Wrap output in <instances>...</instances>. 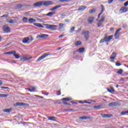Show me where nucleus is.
Returning a JSON list of instances; mask_svg holds the SVG:
<instances>
[{
	"mask_svg": "<svg viewBox=\"0 0 128 128\" xmlns=\"http://www.w3.org/2000/svg\"><path fill=\"white\" fill-rule=\"evenodd\" d=\"M48 56H52V54L50 52L44 53L42 56L38 58L37 62H40V60H44V58H47Z\"/></svg>",
	"mask_w": 128,
	"mask_h": 128,
	"instance_id": "f257e3e1",
	"label": "nucleus"
},
{
	"mask_svg": "<svg viewBox=\"0 0 128 128\" xmlns=\"http://www.w3.org/2000/svg\"><path fill=\"white\" fill-rule=\"evenodd\" d=\"M46 28L50 30H56V25L46 24Z\"/></svg>",
	"mask_w": 128,
	"mask_h": 128,
	"instance_id": "f03ea898",
	"label": "nucleus"
},
{
	"mask_svg": "<svg viewBox=\"0 0 128 128\" xmlns=\"http://www.w3.org/2000/svg\"><path fill=\"white\" fill-rule=\"evenodd\" d=\"M82 34L84 36L86 40H88V38H90V32L86 30L82 31Z\"/></svg>",
	"mask_w": 128,
	"mask_h": 128,
	"instance_id": "7ed1b4c3",
	"label": "nucleus"
},
{
	"mask_svg": "<svg viewBox=\"0 0 128 128\" xmlns=\"http://www.w3.org/2000/svg\"><path fill=\"white\" fill-rule=\"evenodd\" d=\"M32 60V56L28 55L24 56L20 58L21 62H26V60Z\"/></svg>",
	"mask_w": 128,
	"mask_h": 128,
	"instance_id": "20e7f679",
	"label": "nucleus"
},
{
	"mask_svg": "<svg viewBox=\"0 0 128 128\" xmlns=\"http://www.w3.org/2000/svg\"><path fill=\"white\" fill-rule=\"evenodd\" d=\"M104 18H106L104 16H102L100 19L98 21L97 24L98 28H100V26H102V24H104Z\"/></svg>",
	"mask_w": 128,
	"mask_h": 128,
	"instance_id": "39448f33",
	"label": "nucleus"
},
{
	"mask_svg": "<svg viewBox=\"0 0 128 128\" xmlns=\"http://www.w3.org/2000/svg\"><path fill=\"white\" fill-rule=\"evenodd\" d=\"M28 106V104L24 102H18L14 104V106Z\"/></svg>",
	"mask_w": 128,
	"mask_h": 128,
	"instance_id": "423d86ee",
	"label": "nucleus"
},
{
	"mask_svg": "<svg viewBox=\"0 0 128 128\" xmlns=\"http://www.w3.org/2000/svg\"><path fill=\"white\" fill-rule=\"evenodd\" d=\"M121 30H122V28H120L118 30H117L115 32L114 36L116 40H118V38H120V32Z\"/></svg>",
	"mask_w": 128,
	"mask_h": 128,
	"instance_id": "0eeeda50",
	"label": "nucleus"
},
{
	"mask_svg": "<svg viewBox=\"0 0 128 128\" xmlns=\"http://www.w3.org/2000/svg\"><path fill=\"white\" fill-rule=\"evenodd\" d=\"M108 105L110 106H120V103L119 102H112L110 103Z\"/></svg>",
	"mask_w": 128,
	"mask_h": 128,
	"instance_id": "6e6552de",
	"label": "nucleus"
},
{
	"mask_svg": "<svg viewBox=\"0 0 128 128\" xmlns=\"http://www.w3.org/2000/svg\"><path fill=\"white\" fill-rule=\"evenodd\" d=\"M104 37L106 40V41L108 42H110V40H112V38H114V36L110 35V36H108V35L106 34H105Z\"/></svg>",
	"mask_w": 128,
	"mask_h": 128,
	"instance_id": "1a4fd4ad",
	"label": "nucleus"
},
{
	"mask_svg": "<svg viewBox=\"0 0 128 128\" xmlns=\"http://www.w3.org/2000/svg\"><path fill=\"white\" fill-rule=\"evenodd\" d=\"M43 6H50L54 4L52 1H43L42 2Z\"/></svg>",
	"mask_w": 128,
	"mask_h": 128,
	"instance_id": "9d476101",
	"label": "nucleus"
},
{
	"mask_svg": "<svg viewBox=\"0 0 128 128\" xmlns=\"http://www.w3.org/2000/svg\"><path fill=\"white\" fill-rule=\"evenodd\" d=\"M61 100L64 104H66V102H70V100H72V98H62Z\"/></svg>",
	"mask_w": 128,
	"mask_h": 128,
	"instance_id": "9b49d317",
	"label": "nucleus"
},
{
	"mask_svg": "<svg viewBox=\"0 0 128 128\" xmlns=\"http://www.w3.org/2000/svg\"><path fill=\"white\" fill-rule=\"evenodd\" d=\"M48 35L46 34H40V35H38L37 36V38H48Z\"/></svg>",
	"mask_w": 128,
	"mask_h": 128,
	"instance_id": "f8f14e48",
	"label": "nucleus"
},
{
	"mask_svg": "<svg viewBox=\"0 0 128 128\" xmlns=\"http://www.w3.org/2000/svg\"><path fill=\"white\" fill-rule=\"evenodd\" d=\"M116 58V53L114 52L110 57V60H111V62H114V59Z\"/></svg>",
	"mask_w": 128,
	"mask_h": 128,
	"instance_id": "ddd939ff",
	"label": "nucleus"
},
{
	"mask_svg": "<svg viewBox=\"0 0 128 128\" xmlns=\"http://www.w3.org/2000/svg\"><path fill=\"white\" fill-rule=\"evenodd\" d=\"M3 30L5 32H10V28L8 26H4L3 28Z\"/></svg>",
	"mask_w": 128,
	"mask_h": 128,
	"instance_id": "4468645a",
	"label": "nucleus"
},
{
	"mask_svg": "<svg viewBox=\"0 0 128 128\" xmlns=\"http://www.w3.org/2000/svg\"><path fill=\"white\" fill-rule=\"evenodd\" d=\"M101 115L102 116V118H112V114H101Z\"/></svg>",
	"mask_w": 128,
	"mask_h": 128,
	"instance_id": "2eb2a0df",
	"label": "nucleus"
},
{
	"mask_svg": "<svg viewBox=\"0 0 128 128\" xmlns=\"http://www.w3.org/2000/svg\"><path fill=\"white\" fill-rule=\"evenodd\" d=\"M22 42L24 44H30V38H25L23 40H22Z\"/></svg>",
	"mask_w": 128,
	"mask_h": 128,
	"instance_id": "dca6fc26",
	"label": "nucleus"
},
{
	"mask_svg": "<svg viewBox=\"0 0 128 128\" xmlns=\"http://www.w3.org/2000/svg\"><path fill=\"white\" fill-rule=\"evenodd\" d=\"M102 10L100 12V14L98 15V18H100V15L102 14V12H104V6L103 5H101Z\"/></svg>",
	"mask_w": 128,
	"mask_h": 128,
	"instance_id": "f3484780",
	"label": "nucleus"
},
{
	"mask_svg": "<svg viewBox=\"0 0 128 128\" xmlns=\"http://www.w3.org/2000/svg\"><path fill=\"white\" fill-rule=\"evenodd\" d=\"M90 117L88 116H83L82 117H80V119L82 120H90Z\"/></svg>",
	"mask_w": 128,
	"mask_h": 128,
	"instance_id": "a211bd4d",
	"label": "nucleus"
},
{
	"mask_svg": "<svg viewBox=\"0 0 128 128\" xmlns=\"http://www.w3.org/2000/svg\"><path fill=\"white\" fill-rule=\"evenodd\" d=\"M34 26H38V28H44V26L42 25V24L40 23H34Z\"/></svg>",
	"mask_w": 128,
	"mask_h": 128,
	"instance_id": "6ab92c4d",
	"label": "nucleus"
},
{
	"mask_svg": "<svg viewBox=\"0 0 128 128\" xmlns=\"http://www.w3.org/2000/svg\"><path fill=\"white\" fill-rule=\"evenodd\" d=\"M42 2H36L34 4V6H42Z\"/></svg>",
	"mask_w": 128,
	"mask_h": 128,
	"instance_id": "aec40b11",
	"label": "nucleus"
},
{
	"mask_svg": "<svg viewBox=\"0 0 128 128\" xmlns=\"http://www.w3.org/2000/svg\"><path fill=\"white\" fill-rule=\"evenodd\" d=\"M14 52H16V50H12L8 52H6L4 53V54H14Z\"/></svg>",
	"mask_w": 128,
	"mask_h": 128,
	"instance_id": "412c9836",
	"label": "nucleus"
},
{
	"mask_svg": "<svg viewBox=\"0 0 128 128\" xmlns=\"http://www.w3.org/2000/svg\"><path fill=\"white\" fill-rule=\"evenodd\" d=\"M86 8V6H81L78 8V10H80V12H84V10Z\"/></svg>",
	"mask_w": 128,
	"mask_h": 128,
	"instance_id": "4be33fe9",
	"label": "nucleus"
},
{
	"mask_svg": "<svg viewBox=\"0 0 128 128\" xmlns=\"http://www.w3.org/2000/svg\"><path fill=\"white\" fill-rule=\"evenodd\" d=\"M28 22L30 24H32L34 22H36V19H34L32 18H30V19L28 20Z\"/></svg>",
	"mask_w": 128,
	"mask_h": 128,
	"instance_id": "5701e85b",
	"label": "nucleus"
},
{
	"mask_svg": "<svg viewBox=\"0 0 128 128\" xmlns=\"http://www.w3.org/2000/svg\"><path fill=\"white\" fill-rule=\"evenodd\" d=\"M48 120H53L54 122H56V118L54 116H48Z\"/></svg>",
	"mask_w": 128,
	"mask_h": 128,
	"instance_id": "b1692460",
	"label": "nucleus"
},
{
	"mask_svg": "<svg viewBox=\"0 0 128 128\" xmlns=\"http://www.w3.org/2000/svg\"><path fill=\"white\" fill-rule=\"evenodd\" d=\"M54 14H56V12H50L49 13L46 14V16H52Z\"/></svg>",
	"mask_w": 128,
	"mask_h": 128,
	"instance_id": "393cba45",
	"label": "nucleus"
},
{
	"mask_svg": "<svg viewBox=\"0 0 128 128\" xmlns=\"http://www.w3.org/2000/svg\"><path fill=\"white\" fill-rule=\"evenodd\" d=\"M36 90V87H30V88H28V90L31 92H35Z\"/></svg>",
	"mask_w": 128,
	"mask_h": 128,
	"instance_id": "a878e982",
	"label": "nucleus"
},
{
	"mask_svg": "<svg viewBox=\"0 0 128 128\" xmlns=\"http://www.w3.org/2000/svg\"><path fill=\"white\" fill-rule=\"evenodd\" d=\"M94 17H90L88 19V22L90 24H92L94 22Z\"/></svg>",
	"mask_w": 128,
	"mask_h": 128,
	"instance_id": "bb28decb",
	"label": "nucleus"
},
{
	"mask_svg": "<svg viewBox=\"0 0 128 128\" xmlns=\"http://www.w3.org/2000/svg\"><path fill=\"white\" fill-rule=\"evenodd\" d=\"M62 6V5H58V6H56L54 7L53 8L50 9V10H56L57 8H60Z\"/></svg>",
	"mask_w": 128,
	"mask_h": 128,
	"instance_id": "cd10ccee",
	"label": "nucleus"
},
{
	"mask_svg": "<svg viewBox=\"0 0 128 128\" xmlns=\"http://www.w3.org/2000/svg\"><path fill=\"white\" fill-rule=\"evenodd\" d=\"M13 56L17 60H18V58H20V55L16 54V52L13 53Z\"/></svg>",
	"mask_w": 128,
	"mask_h": 128,
	"instance_id": "c85d7f7f",
	"label": "nucleus"
},
{
	"mask_svg": "<svg viewBox=\"0 0 128 128\" xmlns=\"http://www.w3.org/2000/svg\"><path fill=\"white\" fill-rule=\"evenodd\" d=\"M78 52L82 54L84 52V48H80L78 50Z\"/></svg>",
	"mask_w": 128,
	"mask_h": 128,
	"instance_id": "c756f323",
	"label": "nucleus"
},
{
	"mask_svg": "<svg viewBox=\"0 0 128 128\" xmlns=\"http://www.w3.org/2000/svg\"><path fill=\"white\" fill-rule=\"evenodd\" d=\"M122 12H126L128 9L126 8H123L120 10Z\"/></svg>",
	"mask_w": 128,
	"mask_h": 128,
	"instance_id": "7c9ffc66",
	"label": "nucleus"
},
{
	"mask_svg": "<svg viewBox=\"0 0 128 128\" xmlns=\"http://www.w3.org/2000/svg\"><path fill=\"white\" fill-rule=\"evenodd\" d=\"M4 112H12V109L9 108V109H4L3 110Z\"/></svg>",
	"mask_w": 128,
	"mask_h": 128,
	"instance_id": "2f4dec72",
	"label": "nucleus"
},
{
	"mask_svg": "<svg viewBox=\"0 0 128 128\" xmlns=\"http://www.w3.org/2000/svg\"><path fill=\"white\" fill-rule=\"evenodd\" d=\"M64 24H62V23H60V24H59V30H62V28H64Z\"/></svg>",
	"mask_w": 128,
	"mask_h": 128,
	"instance_id": "473e14b6",
	"label": "nucleus"
},
{
	"mask_svg": "<svg viewBox=\"0 0 128 128\" xmlns=\"http://www.w3.org/2000/svg\"><path fill=\"white\" fill-rule=\"evenodd\" d=\"M128 114V110L122 111V112H121V114H122V116H126V114Z\"/></svg>",
	"mask_w": 128,
	"mask_h": 128,
	"instance_id": "72a5a7b5",
	"label": "nucleus"
},
{
	"mask_svg": "<svg viewBox=\"0 0 128 128\" xmlns=\"http://www.w3.org/2000/svg\"><path fill=\"white\" fill-rule=\"evenodd\" d=\"M6 22L9 24H14V21L12 20H7Z\"/></svg>",
	"mask_w": 128,
	"mask_h": 128,
	"instance_id": "f704fd0d",
	"label": "nucleus"
},
{
	"mask_svg": "<svg viewBox=\"0 0 128 128\" xmlns=\"http://www.w3.org/2000/svg\"><path fill=\"white\" fill-rule=\"evenodd\" d=\"M80 44H82V42L80 41H76L75 43V46H80Z\"/></svg>",
	"mask_w": 128,
	"mask_h": 128,
	"instance_id": "c9c22d12",
	"label": "nucleus"
},
{
	"mask_svg": "<svg viewBox=\"0 0 128 128\" xmlns=\"http://www.w3.org/2000/svg\"><path fill=\"white\" fill-rule=\"evenodd\" d=\"M8 96V94H0V98H6Z\"/></svg>",
	"mask_w": 128,
	"mask_h": 128,
	"instance_id": "e433bc0d",
	"label": "nucleus"
},
{
	"mask_svg": "<svg viewBox=\"0 0 128 128\" xmlns=\"http://www.w3.org/2000/svg\"><path fill=\"white\" fill-rule=\"evenodd\" d=\"M124 70L122 69L118 70L117 74H122Z\"/></svg>",
	"mask_w": 128,
	"mask_h": 128,
	"instance_id": "4c0bfd02",
	"label": "nucleus"
},
{
	"mask_svg": "<svg viewBox=\"0 0 128 128\" xmlns=\"http://www.w3.org/2000/svg\"><path fill=\"white\" fill-rule=\"evenodd\" d=\"M106 42V37L104 38L101 40L100 42V44H102V42Z\"/></svg>",
	"mask_w": 128,
	"mask_h": 128,
	"instance_id": "58836bf2",
	"label": "nucleus"
},
{
	"mask_svg": "<svg viewBox=\"0 0 128 128\" xmlns=\"http://www.w3.org/2000/svg\"><path fill=\"white\" fill-rule=\"evenodd\" d=\"M22 20L24 22H28V18L24 17L22 18Z\"/></svg>",
	"mask_w": 128,
	"mask_h": 128,
	"instance_id": "ea45409f",
	"label": "nucleus"
},
{
	"mask_svg": "<svg viewBox=\"0 0 128 128\" xmlns=\"http://www.w3.org/2000/svg\"><path fill=\"white\" fill-rule=\"evenodd\" d=\"M116 66H122V64H120V63H118V62H116Z\"/></svg>",
	"mask_w": 128,
	"mask_h": 128,
	"instance_id": "a19ab883",
	"label": "nucleus"
},
{
	"mask_svg": "<svg viewBox=\"0 0 128 128\" xmlns=\"http://www.w3.org/2000/svg\"><path fill=\"white\" fill-rule=\"evenodd\" d=\"M74 30V27H72V28H71L70 30V32H73Z\"/></svg>",
	"mask_w": 128,
	"mask_h": 128,
	"instance_id": "79ce46f5",
	"label": "nucleus"
},
{
	"mask_svg": "<svg viewBox=\"0 0 128 128\" xmlns=\"http://www.w3.org/2000/svg\"><path fill=\"white\" fill-rule=\"evenodd\" d=\"M70 0H59V2H69Z\"/></svg>",
	"mask_w": 128,
	"mask_h": 128,
	"instance_id": "37998d69",
	"label": "nucleus"
},
{
	"mask_svg": "<svg viewBox=\"0 0 128 128\" xmlns=\"http://www.w3.org/2000/svg\"><path fill=\"white\" fill-rule=\"evenodd\" d=\"M95 10L94 9L90 11V14H93V12H94Z\"/></svg>",
	"mask_w": 128,
	"mask_h": 128,
	"instance_id": "c03bdc74",
	"label": "nucleus"
},
{
	"mask_svg": "<svg viewBox=\"0 0 128 128\" xmlns=\"http://www.w3.org/2000/svg\"><path fill=\"white\" fill-rule=\"evenodd\" d=\"M100 108V106H94V108H96L97 110H98Z\"/></svg>",
	"mask_w": 128,
	"mask_h": 128,
	"instance_id": "a18cd8bd",
	"label": "nucleus"
},
{
	"mask_svg": "<svg viewBox=\"0 0 128 128\" xmlns=\"http://www.w3.org/2000/svg\"><path fill=\"white\" fill-rule=\"evenodd\" d=\"M112 2H114V0H108V4H112Z\"/></svg>",
	"mask_w": 128,
	"mask_h": 128,
	"instance_id": "49530a36",
	"label": "nucleus"
},
{
	"mask_svg": "<svg viewBox=\"0 0 128 128\" xmlns=\"http://www.w3.org/2000/svg\"><path fill=\"white\" fill-rule=\"evenodd\" d=\"M111 90V94H113V92H114V88H111L110 89Z\"/></svg>",
	"mask_w": 128,
	"mask_h": 128,
	"instance_id": "de8ad7c7",
	"label": "nucleus"
},
{
	"mask_svg": "<svg viewBox=\"0 0 128 128\" xmlns=\"http://www.w3.org/2000/svg\"><path fill=\"white\" fill-rule=\"evenodd\" d=\"M1 88H5L6 90H8V87L2 86Z\"/></svg>",
	"mask_w": 128,
	"mask_h": 128,
	"instance_id": "09e8293b",
	"label": "nucleus"
},
{
	"mask_svg": "<svg viewBox=\"0 0 128 128\" xmlns=\"http://www.w3.org/2000/svg\"><path fill=\"white\" fill-rule=\"evenodd\" d=\"M37 96V98H44V96Z\"/></svg>",
	"mask_w": 128,
	"mask_h": 128,
	"instance_id": "8fccbe9b",
	"label": "nucleus"
},
{
	"mask_svg": "<svg viewBox=\"0 0 128 128\" xmlns=\"http://www.w3.org/2000/svg\"><path fill=\"white\" fill-rule=\"evenodd\" d=\"M124 6H128V1L124 4Z\"/></svg>",
	"mask_w": 128,
	"mask_h": 128,
	"instance_id": "3c124183",
	"label": "nucleus"
},
{
	"mask_svg": "<svg viewBox=\"0 0 128 128\" xmlns=\"http://www.w3.org/2000/svg\"><path fill=\"white\" fill-rule=\"evenodd\" d=\"M65 22H70V20H65Z\"/></svg>",
	"mask_w": 128,
	"mask_h": 128,
	"instance_id": "603ef678",
	"label": "nucleus"
},
{
	"mask_svg": "<svg viewBox=\"0 0 128 128\" xmlns=\"http://www.w3.org/2000/svg\"><path fill=\"white\" fill-rule=\"evenodd\" d=\"M64 34H61V35H60V36H59V38H62V37H64Z\"/></svg>",
	"mask_w": 128,
	"mask_h": 128,
	"instance_id": "864d4df0",
	"label": "nucleus"
},
{
	"mask_svg": "<svg viewBox=\"0 0 128 128\" xmlns=\"http://www.w3.org/2000/svg\"><path fill=\"white\" fill-rule=\"evenodd\" d=\"M107 90H108V92H110L112 94V90H110V89L107 88Z\"/></svg>",
	"mask_w": 128,
	"mask_h": 128,
	"instance_id": "5fc2aeb1",
	"label": "nucleus"
},
{
	"mask_svg": "<svg viewBox=\"0 0 128 128\" xmlns=\"http://www.w3.org/2000/svg\"><path fill=\"white\" fill-rule=\"evenodd\" d=\"M18 8H22V4H19L17 5Z\"/></svg>",
	"mask_w": 128,
	"mask_h": 128,
	"instance_id": "6e6d98bb",
	"label": "nucleus"
},
{
	"mask_svg": "<svg viewBox=\"0 0 128 128\" xmlns=\"http://www.w3.org/2000/svg\"><path fill=\"white\" fill-rule=\"evenodd\" d=\"M78 102H80V104H84V101H82V100L78 101Z\"/></svg>",
	"mask_w": 128,
	"mask_h": 128,
	"instance_id": "4d7b16f0",
	"label": "nucleus"
},
{
	"mask_svg": "<svg viewBox=\"0 0 128 128\" xmlns=\"http://www.w3.org/2000/svg\"><path fill=\"white\" fill-rule=\"evenodd\" d=\"M110 30L111 32H114V28H111L110 29Z\"/></svg>",
	"mask_w": 128,
	"mask_h": 128,
	"instance_id": "13d9d810",
	"label": "nucleus"
},
{
	"mask_svg": "<svg viewBox=\"0 0 128 128\" xmlns=\"http://www.w3.org/2000/svg\"><path fill=\"white\" fill-rule=\"evenodd\" d=\"M2 18H8V15H3Z\"/></svg>",
	"mask_w": 128,
	"mask_h": 128,
	"instance_id": "bf43d9fd",
	"label": "nucleus"
},
{
	"mask_svg": "<svg viewBox=\"0 0 128 128\" xmlns=\"http://www.w3.org/2000/svg\"><path fill=\"white\" fill-rule=\"evenodd\" d=\"M30 42H32V40H34V38H32L30 40Z\"/></svg>",
	"mask_w": 128,
	"mask_h": 128,
	"instance_id": "052dcab7",
	"label": "nucleus"
},
{
	"mask_svg": "<svg viewBox=\"0 0 128 128\" xmlns=\"http://www.w3.org/2000/svg\"><path fill=\"white\" fill-rule=\"evenodd\" d=\"M80 30H82V29L81 28H79L78 30L77 31V32H80Z\"/></svg>",
	"mask_w": 128,
	"mask_h": 128,
	"instance_id": "680f3d73",
	"label": "nucleus"
},
{
	"mask_svg": "<svg viewBox=\"0 0 128 128\" xmlns=\"http://www.w3.org/2000/svg\"><path fill=\"white\" fill-rule=\"evenodd\" d=\"M2 80H0V86H2Z\"/></svg>",
	"mask_w": 128,
	"mask_h": 128,
	"instance_id": "e2e57ef3",
	"label": "nucleus"
},
{
	"mask_svg": "<svg viewBox=\"0 0 128 128\" xmlns=\"http://www.w3.org/2000/svg\"><path fill=\"white\" fill-rule=\"evenodd\" d=\"M84 104H88V102H86V100H84Z\"/></svg>",
	"mask_w": 128,
	"mask_h": 128,
	"instance_id": "0e129e2a",
	"label": "nucleus"
},
{
	"mask_svg": "<svg viewBox=\"0 0 128 128\" xmlns=\"http://www.w3.org/2000/svg\"><path fill=\"white\" fill-rule=\"evenodd\" d=\"M46 96H48V92H46V94H44Z\"/></svg>",
	"mask_w": 128,
	"mask_h": 128,
	"instance_id": "69168bd1",
	"label": "nucleus"
},
{
	"mask_svg": "<svg viewBox=\"0 0 128 128\" xmlns=\"http://www.w3.org/2000/svg\"><path fill=\"white\" fill-rule=\"evenodd\" d=\"M70 102H71L72 104H76L75 102H72V101H71Z\"/></svg>",
	"mask_w": 128,
	"mask_h": 128,
	"instance_id": "338daca9",
	"label": "nucleus"
},
{
	"mask_svg": "<svg viewBox=\"0 0 128 128\" xmlns=\"http://www.w3.org/2000/svg\"><path fill=\"white\" fill-rule=\"evenodd\" d=\"M2 36H0V42L2 40Z\"/></svg>",
	"mask_w": 128,
	"mask_h": 128,
	"instance_id": "774afa93",
	"label": "nucleus"
}]
</instances>
